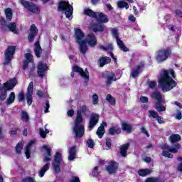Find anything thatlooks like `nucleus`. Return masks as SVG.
Returning <instances> with one entry per match:
<instances>
[{
    "label": "nucleus",
    "instance_id": "obj_61",
    "mask_svg": "<svg viewBox=\"0 0 182 182\" xmlns=\"http://www.w3.org/2000/svg\"><path fill=\"white\" fill-rule=\"evenodd\" d=\"M129 19L132 22H136V17H134V16H133V14H131L129 16Z\"/></svg>",
    "mask_w": 182,
    "mask_h": 182
},
{
    "label": "nucleus",
    "instance_id": "obj_48",
    "mask_svg": "<svg viewBox=\"0 0 182 182\" xmlns=\"http://www.w3.org/2000/svg\"><path fill=\"white\" fill-rule=\"evenodd\" d=\"M146 182H163L159 178H149Z\"/></svg>",
    "mask_w": 182,
    "mask_h": 182
},
{
    "label": "nucleus",
    "instance_id": "obj_25",
    "mask_svg": "<svg viewBox=\"0 0 182 182\" xmlns=\"http://www.w3.org/2000/svg\"><path fill=\"white\" fill-rule=\"evenodd\" d=\"M130 146V144L127 143L120 147L119 153L122 157H126L127 156V150Z\"/></svg>",
    "mask_w": 182,
    "mask_h": 182
},
{
    "label": "nucleus",
    "instance_id": "obj_33",
    "mask_svg": "<svg viewBox=\"0 0 182 182\" xmlns=\"http://www.w3.org/2000/svg\"><path fill=\"white\" fill-rule=\"evenodd\" d=\"M117 43L121 50L124 52H129V48L124 46V43L119 38L117 39Z\"/></svg>",
    "mask_w": 182,
    "mask_h": 182
},
{
    "label": "nucleus",
    "instance_id": "obj_8",
    "mask_svg": "<svg viewBox=\"0 0 182 182\" xmlns=\"http://www.w3.org/2000/svg\"><path fill=\"white\" fill-rule=\"evenodd\" d=\"M171 55V49L169 48H163L158 50L155 55V59L158 63H163L166 62L168 58H170Z\"/></svg>",
    "mask_w": 182,
    "mask_h": 182
},
{
    "label": "nucleus",
    "instance_id": "obj_22",
    "mask_svg": "<svg viewBox=\"0 0 182 182\" xmlns=\"http://www.w3.org/2000/svg\"><path fill=\"white\" fill-rule=\"evenodd\" d=\"M105 77L107 79V85H112V82H116V75L113 73H105Z\"/></svg>",
    "mask_w": 182,
    "mask_h": 182
},
{
    "label": "nucleus",
    "instance_id": "obj_14",
    "mask_svg": "<svg viewBox=\"0 0 182 182\" xmlns=\"http://www.w3.org/2000/svg\"><path fill=\"white\" fill-rule=\"evenodd\" d=\"M14 55H15V48L12 46H10L7 48L6 50L4 53V65H8L11 62V60H12Z\"/></svg>",
    "mask_w": 182,
    "mask_h": 182
},
{
    "label": "nucleus",
    "instance_id": "obj_56",
    "mask_svg": "<svg viewBox=\"0 0 182 182\" xmlns=\"http://www.w3.org/2000/svg\"><path fill=\"white\" fill-rule=\"evenodd\" d=\"M23 182H36L35 181V179H33V178H23Z\"/></svg>",
    "mask_w": 182,
    "mask_h": 182
},
{
    "label": "nucleus",
    "instance_id": "obj_18",
    "mask_svg": "<svg viewBox=\"0 0 182 182\" xmlns=\"http://www.w3.org/2000/svg\"><path fill=\"white\" fill-rule=\"evenodd\" d=\"M36 35H38V29L36 28V26H35V24H33L31 26L30 33L28 34L29 42H33Z\"/></svg>",
    "mask_w": 182,
    "mask_h": 182
},
{
    "label": "nucleus",
    "instance_id": "obj_26",
    "mask_svg": "<svg viewBox=\"0 0 182 182\" xmlns=\"http://www.w3.org/2000/svg\"><path fill=\"white\" fill-rule=\"evenodd\" d=\"M75 156H76V146H72L69 149V156H68L69 161H73V160L76 159Z\"/></svg>",
    "mask_w": 182,
    "mask_h": 182
},
{
    "label": "nucleus",
    "instance_id": "obj_38",
    "mask_svg": "<svg viewBox=\"0 0 182 182\" xmlns=\"http://www.w3.org/2000/svg\"><path fill=\"white\" fill-rule=\"evenodd\" d=\"M106 100L108 103L111 104L112 106L116 105V99L112 96V95L108 94L106 97Z\"/></svg>",
    "mask_w": 182,
    "mask_h": 182
},
{
    "label": "nucleus",
    "instance_id": "obj_30",
    "mask_svg": "<svg viewBox=\"0 0 182 182\" xmlns=\"http://www.w3.org/2000/svg\"><path fill=\"white\" fill-rule=\"evenodd\" d=\"M122 132V129L118 127H112L109 129V133L111 136H114V134H119Z\"/></svg>",
    "mask_w": 182,
    "mask_h": 182
},
{
    "label": "nucleus",
    "instance_id": "obj_20",
    "mask_svg": "<svg viewBox=\"0 0 182 182\" xmlns=\"http://www.w3.org/2000/svg\"><path fill=\"white\" fill-rule=\"evenodd\" d=\"M35 146V140H31L28 142L27 146L25 149V154L26 156V159H30L31 157V150H32V148Z\"/></svg>",
    "mask_w": 182,
    "mask_h": 182
},
{
    "label": "nucleus",
    "instance_id": "obj_27",
    "mask_svg": "<svg viewBox=\"0 0 182 182\" xmlns=\"http://www.w3.org/2000/svg\"><path fill=\"white\" fill-rule=\"evenodd\" d=\"M34 52L37 58H41V55L42 54V48H41L39 41H36L34 44Z\"/></svg>",
    "mask_w": 182,
    "mask_h": 182
},
{
    "label": "nucleus",
    "instance_id": "obj_58",
    "mask_svg": "<svg viewBox=\"0 0 182 182\" xmlns=\"http://www.w3.org/2000/svg\"><path fill=\"white\" fill-rule=\"evenodd\" d=\"M18 133V129L15 128L14 129H11L10 131V134L11 136H15V134H16Z\"/></svg>",
    "mask_w": 182,
    "mask_h": 182
},
{
    "label": "nucleus",
    "instance_id": "obj_3",
    "mask_svg": "<svg viewBox=\"0 0 182 182\" xmlns=\"http://www.w3.org/2000/svg\"><path fill=\"white\" fill-rule=\"evenodd\" d=\"M181 140V136L180 135L175 134H172L169 136V141L171 143L175 144L172 146L168 145H161V148L164 149L162 152V155L164 156V157H168V159H173V154L171 153H178V150L181 148V145L178 144V141Z\"/></svg>",
    "mask_w": 182,
    "mask_h": 182
},
{
    "label": "nucleus",
    "instance_id": "obj_57",
    "mask_svg": "<svg viewBox=\"0 0 182 182\" xmlns=\"http://www.w3.org/2000/svg\"><path fill=\"white\" fill-rule=\"evenodd\" d=\"M141 133H143L144 134H146V136H147V137H150V135L149 134V132H147V130H146V128H144V127H141Z\"/></svg>",
    "mask_w": 182,
    "mask_h": 182
},
{
    "label": "nucleus",
    "instance_id": "obj_4",
    "mask_svg": "<svg viewBox=\"0 0 182 182\" xmlns=\"http://www.w3.org/2000/svg\"><path fill=\"white\" fill-rule=\"evenodd\" d=\"M86 110H87V108H86L85 105H82L81 109L77 110L75 125L73 128V133L75 134V139H80L85 135V124H83L82 113H85Z\"/></svg>",
    "mask_w": 182,
    "mask_h": 182
},
{
    "label": "nucleus",
    "instance_id": "obj_9",
    "mask_svg": "<svg viewBox=\"0 0 182 182\" xmlns=\"http://www.w3.org/2000/svg\"><path fill=\"white\" fill-rule=\"evenodd\" d=\"M58 11L65 12L66 18H70L73 14V7L69 4L68 0H63L58 5Z\"/></svg>",
    "mask_w": 182,
    "mask_h": 182
},
{
    "label": "nucleus",
    "instance_id": "obj_2",
    "mask_svg": "<svg viewBox=\"0 0 182 182\" xmlns=\"http://www.w3.org/2000/svg\"><path fill=\"white\" fill-rule=\"evenodd\" d=\"M174 79H176V74H174V70H163L161 72L160 75L158 78V82L162 92H170V90L177 86V82H175Z\"/></svg>",
    "mask_w": 182,
    "mask_h": 182
},
{
    "label": "nucleus",
    "instance_id": "obj_31",
    "mask_svg": "<svg viewBox=\"0 0 182 182\" xmlns=\"http://www.w3.org/2000/svg\"><path fill=\"white\" fill-rule=\"evenodd\" d=\"M122 129L124 130V132H127V133H132L133 127H132V124L127 122H122Z\"/></svg>",
    "mask_w": 182,
    "mask_h": 182
},
{
    "label": "nucleus",
    "instance_id": "obj_15",
    "mask_svg": "<svg viewBox=\"0 0 182 182\" xmlns=\"http://www.w3.org/2000/svg\"><path fill=\"white\" fill-rule=\"evenodd\" d=\"M99 123V114H92L90 118L88 129L93 130L96 124Z\"/></svg>",
    "mask_w": 182,
    "mask_h": 182
},
{
    "label": "nucleus",
    "instance_id": "obj_46",
    "mask_svg": "<svg viewBox=\"0 0 182 182\" xmlns=\"http://www.w3.org/2000/svg\"><path fill=\"white\" fill-rule=\"evenodd\" d=\"M177 160H178V161H179L178 166H177V169L179 171H182V156H178Z\"/></svg>",
    "mask_w": 182,
    "mask_h": 182
},
{
    "label": "nucleus",
    "instance_id": "obj_10",
    "mask_svg": "<svg viewBox=\"0 0 182 182\" xmlns=\"http://www.w3.org/2000/svg\"><path fill=\"white\" fill-rule=\"evenodd\" d=\"M25 58L26 60H24L23 63V69H28V66L29 65H31V68H30L29 75L30 76H33L35 73V65L33 64V56L31 55V53H26Z\"/></svg>",
    "mask_w": 182,
    "mask_h": 182
},
{
    "label": "nucleus",
    "instance_id": "obj_45",
    "mask_svg": "<svg viewBox=\"0 0 182 182\" xmlns=\"http://www.w3.org/2000/svg\"><path fill=\"white\" fill-rule=\"evenodd\" d=\"M22 149H23V144H22V142H18L16 146V153H21V151H22Z\"/></svg>",
    "mask_w": 182,
    "mask_h": 182
},
{
    "label": "nucleus",
    "instance_id": "obj_64",
    "mask_svg": "<svg viewBox=\"0 0 182 182\" xmlns=\"http://www.w3.org/2000/svg\"><path fill=\"white\" fill-rule=\"evenodd\" d=\"M176 14L177 16H178L179 18H182V12L181 10H176Z\"/></svg>",
    "mask_w": 182,
    "mask_h": 182
},
{
    "label": "nucleus",
    "instance_id": "obj_1",
    "mask_svg": "<svg viewBox=\"0 0 182 182\" xmlns=\"http://www.w3.org/2000/svg\"><path fill=\"white\" fill-rule=\"evenodd\" d=\"M75 38L77 43L79 45V50L82 55L87 52V43L91 48H95L97 45V39L95 35L89 34L85 40V33L82 32V30L75 28Z\"/></svg>",
    "mask_w": 182,
    "mask_h": 182
},
{
    "label": "nucleus",
    "instance_id": "obj_32",
    "mask_svg": "<svg viewBox=\"0 0 182 182\" xmlns=\"http://www.w3.org/2000/svg\"><path fill=\"white\" fill-rule=\"evenodd\" d=\"M15 97H16L15 92H11L9 98L6 100L5 104L7 106H9V105H12V103L15 102Z\"/></svg>",
    "mask_w": 182,
    "mask_h": 182
},
{
    "label": "nucleus",
    "instance_id": "obj_19",
    "mask_svg": "<svg viewBox=\"0 0 182 182\" xmlns=\"http://www.w3.org/2000/svg\"><path fill=\"white\" fill-rule=\"evenodd\" d=\"M95 19L97 22L102 23H107L109 22V18L107 16L105 15L103 13H97V16H95Z\"/></svg>",
    "mask_w": 182,
    "mask_h": 182
},
{
    "label": "nucleus",
    "instance_id": "obj_52",
    "mask_svg": "<svg viewBox=\"0 0 182 182\" xmlns=\"http://www.w3.org/2000/svg\"><path fill=\"white\" fill-rule=\"evenodd\" d=\"M87 146L90 149H93V147H95V141L92 139H88L87 141Z\"/></svg>",
    "mask_w": 182,
    "mask_h": 182
},
{
    "label": "nucleus",
    "instance_id": "obj_49",
    "mask_svg": "<svg viewBox=\"0 0 182 182\" xmlns=\"http://www.w3.org/2000/svg\"><path fill=\"white\" fill-rule=\"evenodd\" d=\"M148 85L150 89H156V87L157 86V82L156 81H149Z\"/></svg>",
    "mask_w": 182,
    "mask_h": 182
},
{
    "label": "nucleus",
    "instance_id": "obj_43",
    "mask_svg": "<svg viewBox=\"0 0 182 182\" xmlns=\"http://www.w3.org/2000/svg\"><path fill=\"white\" fill-rule=\"evenodd\" d=\"M92 105H97L99 103V95L95 93L92 96Z\"/></svg>",
    "mask_w": 182,
    "mask_h": 182
},
{
    "label": "nucleus",
    "instance_id": "obj_44",
    "mask_svg": "<svg viewBox=\"0 0 182 182\" xmlns=\"http://www.w3.org/2000/svg\"><path fill=\"white\" fill-rule=\"evenodd\" d=\"M100 49H102V50H112L113 45H112L111 43H108L107 46H100Z\"/></svg>",
    "mask_w": 182,
    "mask_h": 182
},
{
    "label": "nucleus",
    "instance_id": "obj_55",
    "mask_svg": "<svg viewBox=\"0 0 182 182\" xmlns=\"http://www.w3.org/2000/svg\"><path fill=\"white\" fill-rule=\"evenodd\" d=\"M45 113H49V107H50V105H49V101L46 102V105H45Z\"/></svg>",
    "mask_w": 182,
    "mask_h": 182
},
{
    "label": "nucleus",
    "instance_id": "obj_36",
    "mask_svg": "<svg viewBox=\"0 0 182 182\" xmlns=\"http://www.w3.org/2000/svg\"><path fill=\"white\" fill-rule=\"evenodd\" d=\"M91 29L94 32H102L103 26H102L100 24H95L94 26H91Z\"/></svg>",
    "mask_w": 182,
    "mask_h": 182
},
{
    "label": "nucleus",
    "instance_id": "obj_40",
    "mask_svg": "<svg viewBox=\"0 0 182 182\" xmlns=\"http://www.w3.org/2000/svg\"><path fill=\"white\" fill-rule=\"evenodd\" d=\"M118 8H125L129 9V4L126 1H118L117 2Z\"/></svg>",
    "mask_w": 182,
    "mask_h": 182
},
{
    "label": "nucleus",
    "instance_id": "obj_51",
    "mask_svg": "<svg viewBox=\"0 0 182 182\" xmlns=\"http://www.w3.org/2000/svg\"><path fill=\"white\" fill-rule=\"evenodd\" d=\"M112 36L115 38L117 41L119 39V31L116 28L112 30Z\"/></svg>",
    "mask_w": 182,
    "mask_h": 182
},
{
    "label": "nucleus",
    "instance_id": "obj_39",
    "mask_svg": "<svg viewBox=\"0 0 182 182\" xmlns=\"http://www.w3.org/2000/svg\"><path fill=\"white\" fill-rule=\"evenodd\" d=\"M5 15L7 21H11L12 19V9L8 8L5 10Z\"/></svg>",
    "mask_w": 182,
    "mask_h": 182
},
{
    "label": "nucleus",
    "instance_id": "obj_13",
    "mask_svg": "<svg viewBox=\"0 0 182 182\" xmlns=\"http://www.w3.org/2000/svg\"><path fill=\"white\" fill-rule=\"evenodd\" d=\"M60 163H62V154L57 152L54 156V161L52 164L55 173L60 171Z\"/></svg>",
    "mask_w": 182,
    "mask_h": 182
},
{
    "label": "nucleus",
    "instance_id": "obj_59",
    "mask_svg": "<svg viewBox=\"0 0 182 182\" xmlns=\"http://www.w3.org/2000/svg\"><path fill=\"white\" fill-rule=\"evenodd\" d=\"M70 182H80V180L79 179L78 177L73 176Z\"/></svg>",
    "mask_w": 182,
    "mask_h": 182
},
{
    "label": "nucleus",
    "instance_id": "obj_23",
    "mask_svg": "<svg viewBox=\"0 0 182 182\" xmlns=\"http://www.w3.org/2000/svg\"><path fill=\"white\" fill-rule=\"evenodd\" d=\"M141 68H143V65H139L133 68L131 73V76L132 79H135V77H137V76L140 75V73L141 72Z\"/></svg>",
    "mask_w": 182,
    "mask_h": 182
},
{
    "label": "nucleus",
    "instance_id": "obj_62",
    "mask_svg": "<svg viewBox=\"0 0 182 182\" xmlns=\"http://www.w3.org/2000/svg\"><path fill=\"white\" fill-rule=\"evenodd\" d=\"M172 105H176V106H178V107H180V109H182V104L177 101L172 102Z\"/></svg>",
    "mask_w": 182,
    "mask_h": 182
},
{
    "label": "nucleus",
    "instance_id": "obj_60",
    "mask_svg": "<svg viewBox=\"0 0 182 182\" xmlns=\"http://www.w3.org/2000/svg\"><path fill=\"white\" fill-rule=\"evenodd\" d=\"M18 99L19 101L23 100V99H25L23 93H22V92L19 93L18 96Z\"/></svg>",
    "mask_w": 182,
    "mask_h": 182
},
{
    "label": "nucleus",
    "instance_id": "obj_34",
    "mask_svg": "<svg viewBox=\"0 0 182 182\" xmlns=\"http://www.w3.org/2000/svg\"><path fill=\"white\" fill-rule=\"evenodd\" d=\"M100 68H103L106 64L110 63V58L105 57L99 60Z\"/></svg>",
    "mask_w": 182,
    "mask_h": 182
},
{
    "label": "nucleus",
    "instance_id": "obj_50",
    "mask_svg": "<svg viewBox=\"0 0 182 182\" xmlns=\"http://www.w3.org/2000/svg\"><path fill=\"white\" fill-rule=\"evenodd\" d=\"M100 174V171H99V167L95 166L92 171L93 177H97V175Z\"/></svg>",
    "mask_w": 182,
    "mask_h": 182
},
{
    "label": "nucleus",
    "instance_id": "obj_42",
    "mask_svg": "<svg viewBox=\"0 0 182 182\" xmlns=\"http://www.w3.org/2000/svg\"><path fill=\"white\" fill-rule=\"evenodd\" d=\"M21 120L23 122H28V120H29V115L28 114V112L23 111L21 112Z\"/></svg>",
    "mask_w": 182,
    "mask_h": 182
},
{
    "label": "nucleus",
    "instance_id": "obj_47",
    "mask_svg": "<svg viewBox=\"0 0 182 182\" xmlns=\"http://www.w3.org/2000/svg\"><path fill=\"white\" fill-rule=\"evenodd\" d=\"M173 117H174L175 119H176L177 120H181V119H182L181 111L177 110V111H176V113H175V114H173Z\"/></svg>",
    "mask_w": 182,
    "mask_h": 182
},
{
    "label": "nucleus",
    "instance_id": "obj_53",
    "mask_svg": "<svg viewBox=\"0 0 182 182\" xmlns=\"http://www.w3.org/2000/svg\"><path fill=\"white\" fill-rule=\"evenodd\" d=\"M156 121L158 122V123H159V124H163L166 123L164 118H163V117L159 116V115H158V117H156Z\"/></svg>",
    "mask_w": 182,
    "mask_h": 182
},
{
    "label": "nucleus",
    "instance_id": "obj_41",
    "mask_svg": "<svg viewBox=\"0 0 182 182\" xmlns=\"http://www.w3.org/2000/svg\"><path fill=\"white\" fill-rule=\"evenodd\" d=\"M159 117V113H157V112L154 111V110H149V117L152 119H157V117Z\"/></svg>",
    "mask_w": 182,
    "mask_h": 182
},
{
    "label": "nucleus",
    "instance_id": "obj_12",
    "mask_svg": "<svg viewBox=\"0 0 182 182\" xmlns=\"http://www.w3.org/2000/svg\"><path fill=\"white\" fill-rule=\"evenodd\" d=\"M20 4L24 6V8H26L28 11L30 12H32L33 14H38L39 13V8L36 4L33 3H31L26 0H20Z\"/></svg>",
    "mask_w": 182,
    "mask_h": 182
},
{
    "label": "nucleus",
    "instance_id": "obj_5",
    "mask_svg": "<svg viewBox=\"0 0 182 182\" xmlns=\"http://www.w3.org/2000/svg\"><path fill=\"white\" fill-rule=\"evenodd\" d=\"M43 161H44L46 164L38 171V176L41 178L45 176V173H46V171H48L50 167V163L49 161L52 160V149L49 147V146L44 145L43 146Z\"/></svg>",
    "mask_w": 182,
    "mask_h": 182
},
{
    "label": "nucleus",
    "instance_id": "obj_16",
    "mask_svg": "<svg viewBox=\"0 0 182 182\" xmlns=\"http://www.w3.org/2000/svg\"><path fill=\"white\" fill-rule=\"evenodd\" d=\"M32 95H33V82H30L27 89L26 100L28 106L32 105Z\"/></svg>",
    "mask_w": 182,
    "mask_h": 182
},
{
    "label": "nucleus",
    "instance_id": "obj_24",
    "mask_svg": "<svg viewBox=\"0 0 182 182\" xmlns=\"http://www.w3.org/2000/svg\"><path fill=\"white\" fill-rule=\"evenodd\" d=\"M107 126V124L106 122H102L101 125L98 127L97 130V134L100 139H102L103 137V135L105 134V127Z\"/></svg>",
    "mask_w": 182,
    "mask_h": 182
},
{
    "label": "nucleus",
    "instance_id": "obj_28",
    "mask_svg": "<svg viewBox=\"0 0 182 182\" xmlns=\"http://www.w3.org/2000/svg\"><path fill=\"white\" fill-rule=\"evenodd\" d=\"M153 173V170L151 168H145V169H141L139 171L138 173L141 177H146V176H149Z\"/></svg>",
    "mask_w": 182,
    "mask_h": 182
},
{
    "label": "nucleus",
    "instance_id": "obj_7",
    "mask_svg": "<svg viewBox=\"0 0 182 182\" xmlns=\"http://www.w3.org/2000/svg\"><path fill=\"white\" fill-rule=\"evenodd\" d=\"M152 99H156L155 108L157 112H166V107L162 103H166V101L163 98L161 93L159 91H155L151 95Z\"/></svg>",
    "mask_w": 182,
    "mask_h": 182
},
{
    "label": "nucleus",
    "instance_id": "obj_11",
    "mask_svg": "<svg viewBox=\"0 0 182 182\" xmlns=\"http://www.w3.org/2000/svg\"><path fill=\"white\" fill-rule=\"evenodd\" d=\"M75 72L76 73H79V75L82 77L85 80V83H87L89 82V71L86 69L85 70H83L82 68L75 65L73 68V71L71 73V77H73L75 76Z\"/></svg>",
    "mask_w": 182,
    "mask_h": 182
},
{
    "label": "nucleus",
    "instance_id": "obj_17",
    "mask_svg": "<svg viewBox=\"0 0 182 182\" xmlns=\"http://www.w3.org/2000/svg\"><path fill=\"white\" fill-rule=\"evenodd\" d=\"M46 72H48V65H46V63H43L42 62L38 63V76H40V77H43Z\"/></svg>",
    "mask_w": 182,
    "mask_h": 182
},
{
    "label": "nucleus",
    "instance_id": "obj_63",
    "mask_svg": "<svg viewBox=\"0 0 182 182\" xmlns=\"http://www.w3.org/2000/svg\"><path fill=\"white\" fill-rule=\"evenodd\" d=\"M106 146L108 147V149H110V146H112V142L110 141V139H106Z\"/></svg>",
    "mask_w": 182,
    "mask_h": 182
},
{
    "label": "nucleus",
    "instance_id": "obj_35",
    "mask_svg": "<svg viewBox=\"0 0 182 182\" xmlns=\"http://www.w3.org/2000/svg\"><path fill=\"white\" fill-rule=\"evenodd\" d=\"M7 28H9V31L13 32V33H18V28H16V23H10L9 25H7Z\"/></svg>",
    "mask_w": 182,
    "mask_h": 182
},
{
    "label": "nucleus",
    "instance_id": "obj_37",
    "mask_svg": "<svg viewBox=\"0 0 182 182\" xmlns=\"http://www.w3.org/2000/svg\"><path fill=\"white\" fill-rule=\"evenodd\" d=\"M46 126H48V125L46 124L45 126V130H43V128H40L38 129L39 134H40L41 137H42L43 139H45V137H46V134H48V133H49V129H46Z\"/></svg>",
    "mask_w": 182,
    "mask_h": 182
},
{
    "label": "nucleus",
    "instance_id": "obj_29",
    "mask_svg": "<svg viewBox=\"0 0 182 182\" xmlns=\"http://www.w3.org/2000/svg\"><path fill=\"white\" fill-rule=\"evenodd\" d=\"M84 15H87V16H90L91 18H96V16H97V13L93 11L90 9H85L83 12Z\"/></svg>",
    "mask_w": 182,
    "mask_h": 182
},
{
    "label": "nucleus",
    "instance_id": "obj_6",
    "mask_svg": "<svg viewBox=\"0 0 182 182\" xmlns=\"http://www.w3.org/2000/svg\"><path fill=\"white\" fill-rule=\"evenodd\" d=\"M17 82H18L16 81V79L13 78L8 80L4 84H0V100L1 102H4V100H6V92L14 89L15 86H16Z\"/></svg>",
    "mask_w": 182,
    "mask_h": 182
},
{
    "label": "nucleus",
    "instance_id": "obj_54",
    "mask_svg": "<svg viewBox=\"0 0 182 182\" xmlns=\"http://www.w3.org/2000/svg\"><path fill=\"white\" fill-rule=\"evenodd\" d=\"M139 100L141 102V103H147V102H149V98L141 95L139 98Z\"/></svg>",
    "mask_w": 182,
    "mask_h": 182
},
{
    "label": "nucleus",
    "instance_id": "obj_21",
    "mask_svg": "<svg viewBox=\"0 0 182 182\" xmlns=\"http://www.w3.org/2000/svg\"><path fill=\"white\" fill-rule=\"evenodd\" d=\"M118 164L116 162L111 161L109 164V166H107L106 169L109 174H112L113 173H116V171L117 170Z\"/></svg>",
    "mask_w": 182,
    "mask_h": 182
}]
</instances>
